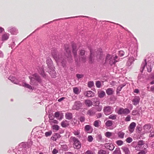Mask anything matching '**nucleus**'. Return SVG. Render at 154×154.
<instances>
[{
	"instance_id": "f257e3e1",
	"label": "nucleus",
	"mask_w": 154,
	"mask_h": 154,
	"mask_svg": "<svg viewBox=\"0 0 154 154\" xmlns=\"http://www.w3.org/2000/svg\"><path fill=\"white\" fill-rule=\"evenodd\" d=\"M51 54L58 65H62L63 67L65 66L66 61L62 57V55L60 53L58 54L56 50H53L51 52Z\"/></svg>"
},
{
	"instance_id": "f03ea898",
	"label": "nucleus",
	"mask_w": 154,
	"mask_h": 154,
	"mask_svg": "<svg viewBox=\"0 0 154 154\" xmlns=\"http://www.w3.org/2000/svg\"><path fill=\"white\" fill-rule=\"evenodd\" d=\"M8 79L14 84L19 85L25 88H27L30 90H32L34 88V87H32L30 85L25 82H21L20 80L17 79L13 76H10Z\"/></svg>"
},
{
	"instance_id": "7ed1b4c3",
	"label": "nucleus",
	"mask_w": 154,
	"mask_h": 154,
	"mask_svg": "<svg viewBox=\"0 0 154 154\" xmlns=\"http://www.w3.org/2000/svg\"><path fill=\"white\" fill-rule=\"evenodd\" d=\"M90 51L91 54L89 58V60L91 63L93 62L94 61L95 57L98 60H100L102 58V54L101 49H100L97 51L90 50Z\"/></svg>"
},
{
	"instance_id": "20e7f679",
	"label": "nucleus",
	"mask_w": 154,
	"mask_h": 154,
	"mask_svg": "<svg viewBox=\"0 0 154 154\" xmlns=\"http://www.w3.org/2000/svg\"><path fill=\"white\" fill-rule=\"evenodd\" d=\"M29 78L30 79V84L32 85H37L38 82H42L40 77L37 74L29 76Z\"/></svg>"
},
{
	"instance_id": "39448f33",
	"label": "nucleus",
	"mask_w": 154,
	"mask_h": 154,
	"mask_svg": "<svg viewBox=\"0 0 154 154\" xmlns=\"http://www.w3.org/2000/svg\"><path fill=\"white\" fill-rule=\"evenodd\" d=\"M135 148L137 150L143 149V148L145 149L139 152L138 154H146L147 152V150L146 149V145L144 143L143 141L142 140L138 142V144Z\"/></svg>"
},
{
	"instance_id": "423d86ee",
	"label": "nucleus",
	"mask_w": 154,
	"mask_h": 154,
	"mask_svg": "<svg viewBox=\"0 0 154 154\" xmlns=\"http://www.w3.org/2000/svg\"><path fill=\"white\" fill-rule=\"evenodd\" d=\"M150 63L149 62H147L146 59H145L141 65L140 71L142 72L144 70H147L148 72H150L151 71V68L150 66Z\"/></svg>"
},
{
	"instance_id": "0eeeda50",
	"label": "nucleus",
	"mask_w": 154,
	"mask_h": 154,
	"mask_svg": "<svg viewBox=\"0 0 154 154\" xmlns=\"http://www.w3.org/2000/svg\"><path fill=\"white\" fill-rule=\"evenodd\" d=\"M117 57L116 56H114L108 54L106 57L105 62L111 65L117 62V60H116Z\"/></svg>"
},
{
	"instance_id": "6e6552de",
	"label": "nucleus",
	"mask_w": 154,
	"mask_h": 154,
	"mask_svg": "<svg viewBox=\"0 0 154 154\" xmlns=\"http://www.w3.org/2000/svg\"><path fill=\"white\" fill-rule=\"evenodd\" d=\"M71 140H72L73 142V146L75 149H79L81 146V144L80 142L75 137H71L70 138Z\"/></svg>"
},
{
	"instance_id": "1a4fd4ad",
	"label": "nucleus",
	"mask_w": 154,
	"mask_h": 154,
	"mask_svg": "<svg viewBox=\"0 0 154 154\" xmlns=\"http://www.w3.org/2000/svg\"><path fill=\"white\" fill-rule=\"evenodd\" d=\"M137 56V51L135 49L134 51L133 55L131 56L129 58L128 60L126 63V65L128 66H130L133 63L135 60L136 59L134 58V57H136Z\"/></svg>"
},
{
	"instance_id": "9d476101",
	"label": "nucleus",
	"mask_w": 154,
	"mask_h": 154,
	"mask_svg": "<svg viewBox=\"0 0 154 154\" xmlns=\"http://www.w3.org/2000/svg\"><path fill=\"white\" fill-rule=\"evenodd\" d=\"M64 54L69 60H72L70 50L68 45H66L65 46V52Z\"/></svg>"
},
{
	"instance_id": "9b49d317",
	"label": "nucleus",
	"mask_w": 154,
	"mask_h": 154,
	"mask_svg": "<svg viewBox=\"0 0 154 154\" xmlns=\"http://www.w3.org/2000/svg\"><path fill=\"white\" fill-rule=\"evenodd\" d=\"M85 51L83 50H81L79 51V59L81 61L83 62H85L86 61L87 56L85 55Z\"/></svg>"
},
{
	"instance_id": "f8f14e48",
	"label": "nucleus",
	"mask_w": 154,
	"mask_h": 154,
	"mask_svg": "<svg viewBox=\"0 0 154 154\" xmlns=\"http://www.w3.org/2000/svg\"><path fill=\"white\" fill-rule=\"evenodd\" d=\"M103 112L104 114L106 115H109L111 114L112 111V107L107 106L104 107Z\"/></svg>"
},
{
	"instance_id": "ddd939ff",
	"label": "nucleus",
	"mask_w": 154,
	"mask_h": 154,
	"mask_svg": "<svg viewBox=\"0 0 154 154\" xmlns=\"http://www.w3.org/2000/svg\"><path fill=\"white\" fill-rule=\"evenodd\" d=\"M130 112V110L128 108L123 109L122 108H120L118 111L117 113L119 115L123 114L127 115Z\"/></svg>"
},
{
	"instance_id": "4468645a",
	"label": "nucleus",
	"mask_w": 154,
	"mask_h": 154,
	"mask_svg": "<svg viewBox=\"0 0 154 154\" xmlns=\"http://www.w3.org/2000/svg\"><path fill=\"white\" fill-rule=\"evenodd\" d=\"M8 31L12 35H17L18 33V30L15 27H9Z\"/></svg>"
},
{
	"instance_id": "2eb2a0df",
	"label": "nucleus",
	"mask_w": 154,
	"mask_h": 154,
	"mask_svg": "<svg viewBox=\"0 0 154 154\" xmlns=\"http://www.w3.org/2000/svg\"><path fill=\"white\" fill-rule=\"evenodd\" d=\"M82 106V103L80 101H77L75 102L74 104L72 106V109L78 110L80 109Z\"/></svg>"
},
{
	"instance_id": "dca6fc26",
	"label": "nucleus",
	"mask_w": 154,
	"mask_h": 154,
	"mask_svg": "<svg viewBox=\"0 0 154 154\" xmlns=\"http://www.w3.org/2000/svg\"><path fill=\"white\" fill-rule=\"evenodd\" d=\"M151 125L149 124H146L143 127V133H146L149 132L151 130Z\"/></svg>"
},
{
	"instance_id": "f3484780",
	"label": "nucleus",
	"mask_w": 154,
	"mask_h": 154,
	"mask_svg": "<svg viewBox=\"0 0 154 154\" xmlns=\"http://www.w3.org/2000/svg\"><path fill=\"white\" fill-rule=\"evenodd\" d=\"M84 130L87 133H91L92 132L93 129L91 126L89 125H87L85 127Z\"/></svg>"
},
{
	"instance_id": "a211bd4d",
	"label": "nucleus",
	"mask_w": 154,
	"mask_h": 154,
	"mask_svg": "<svg viewBox=\"0 0 154 154\" xmlns=\"http://www.w3.org/2000/svg\"><path fill=\"white\" fill-rule=\"evenodd\" d=\"M32 144V142L29 143L22 142L19 144V146L20 147H23L24 148H27L29 147Z\"/></svg>"
},
{
	"instance_id": "6ab92c4d",
	"label": "nucleus",
	"mask_w": 154,
	"mask_h": 154,
	"mask_svg": "<svg viewBox=\"0 0 154 154\" xmlns=\"http://www.w3.org/2000/svg\"><path fill=\"white\" fill-rule=\"evenodd\" d=\"M46 62L48 67L49 69L54 67L52 61L50 57H48L47 58Z\"/></svg>"
},
{
	"instance_id": "aec40b11",
	"label": "nucleus",
	"mask_w": 154,
	"mask_h": 154,
	"mask_svg": "<svg viewBox=\"0 0 154 154\" xmlns=\"http://www.w3.org/2000/svg\"><path fill=\"white\" fill-rule=\"evenodd\" d=\"M104 146L107 149L111 151L115 147L114 145L112 143H105Z\"/></svg>"
},
{
	"instance_id": "412c9836",
	"label": "nucleus",
	"mask_w": 154,
	"mask_h": 154,
	"mask_svg": "<svg viewBox=\"0 0 154 154\" xmlns=\"http://www.w3.org/2000/svg\"><path fill=\"white\" fill-rule=\"evenodd\" d=\"M72 48L73 49L72 52L74 55L75 60L76 61H77L78 58H76L77 57V49L76 46L75 45H72Z\"/></svg>"
},
{
	"instance_id": "4be33fe9",
	"label": "nucleus",
	"mask_w": 154,
	"mask_h": 154,
	"mask_svg": "<svg viewBox=\"0 0 154 154\" xmlns=\"http://www.w3.org/2000/svg\"><path fill=\"white\" fill-rule=\"evenodd\" d=\"M136 124L134 122L131 123L129 125V130L131 133H132L134 130Z\"/></svg>"
},
{
	"instance_id": "5701e85b",
	"label": "nucleus",
	"mask_w": 154,
	"mask_h": 154,
	"mask_svg": "<svg viewBox=\"0 0 154 154\" xmlns=\"http://www.w3.org/2000/svg\"><path fill=\"white\" fill-rule=\"evenodd\" d=\"M50 71H49V73L53 78H55L56 77V72L54 70V67L49 69Z\"/></svg>"
},
{
	"instance_id": "b1692460",
	"label": "nucleus",
	"mask_w": 154,
	"mask_h": 154,
	"mask_svg": "<svg viewBox=\"0 0 154 154\" xmlns=\"http://www.w3.org/2000/svg\"><path fill=\"white\" fill-rule=\"evenodd\" d=\"M140 100V98L139 97L136 96L133 99L132 101L133 104L134 105H136L138 104Z\"/></svg>"
},
{
	"instance_id": "393cba45",
	"label": "nucleus",
	"mask_w": 154,
	"mask_h": 154,
	"mask_svg": "<svg viewBox=\"0 0 154 154\" xmlns=\"http://www.w3.org/2000/svg\"><path fill=\"white\" fill-rule=\"evenodd\" d=\"M95 113V112L94 108H92L89 110L87 112L88 115H89L90 116H92L94 115Z\"/></svg>"
},
{
	"instance_id": "a878e982",
	"label": "nucleus",
	"mask_w": 154,
	"mask_h": 154,
	"mask_svg": "<svg viewBox=\"0 0 154 154\" xmlns=\"http://www.w3.org/2000/svg\"><path fill=\"white\" fill-rule=\"evenodd\" d=\"M84 94L88 97H93L94 96V93L91 91H88L85 93Z\"/></svg>"
},
{
	"instance_id": "bb28decb",
	"label": "nucleus",
	"mask_w": 154,
	"mask_h": 154,
	"mask_svg": "<svg viewBox=\"0 0 154 154\" xmlns=\"http://www.w3.org/2000/svg\"><path fill=\"white\" fill-rule=\"evenodd\" d=\"M10 35L7 33H4L2 36V41H5L8 39L9 38Z\"/></svg>"
},
{
	"instance_id": "cd10ccee",
	"label": "nucleus",
	"mask_w": 154,
	"mask_h": 154,
	"mask_svg": "<svg viewBox=\"0 0 154 154\" xmlns=\"http://www.w3.org/2000/svg\"><path fill=\"white\" fill-rule=\"evenodd\" d=\"M61 137L60 135L58 133H55L51 137V139L54 141H56L57 139Z\"/></svg>"
},
{
	"instance_id": "c85d7f7f",
	"label": "nucleus",
	"mask_w": 154,
	"mask_h": 154,
	"mask_svg": "<svg viewBox=\"0 0 154 154\" xmlns=\"http://www.w3.org/2000/svg\"><path fill=\"white\" fill-rule=\"evenodd\" d=\"M114 91L113 88H109L106 90V92L107 95H110L113 94Z\"/></svg>"
},
{
	"instance_id": "c756f323",
	"label": "nucleus",
	"mask_w": 154,
	"mask_h": 154,
	"mask_svg": "<svg viewBox=\"0 0 154 154\" xmlns=\"http://www.w3.org/2000/svg\"><path fill=\"white\" fill-rule=\"evenodd\" d=\"M125 154H130V152L128 148L126 146H123L121 148Z\"/></svg>"
},
{
	"instance_id": "7c9ffc66",
	"label": "nucleus",
	"mask_w": 154,
	"mask_h": 154,
	"mask_svg": "<svg viewBox=\"0 0 154 154\" xmlns=\"http://www.w3.org/2000/svg\"><path fill=\"white\" fill-rule=\"evenodd\" d=\"M101 122L99 120H95L94 123V125L96 127H99L101 125Z\"/></svg>"
},
{
	"instance_id": "2f4dec72",
	"label": "nucleus",
	"mask_w": 154,
	"mask_h": 154,
	"mask_svg": "<svg viewBox=\"0 0 154 154\" xmlns=\"http://www.w3.org/2000/svg\"><path fill=\"white\" fill-rule=\"evenodd\" d=\"M65 117L66 119L70 120L72 118V114L69 112L66 113L65 114Z\"/></svg>"
},
{
	"instance_id": "473e14b6",
	"label": "nucleus",
	"mask_w": 154,
	"mask_h": 154,
	"mask_svg": "<svg viewBox=\"0 0 154 154\" xmlns=\"http://www.w3.org/2000/svg\"><path fill=\"white\" fill-rule=\"evenodd\" d=\"M98 94L99 97L102 98L105 96L106 94L105 92L103 91H100L98 92Z\"/></svg>"
},
{
	"instance_id": "72a5a7b5",
	"label": "nucleus",
	"mask_w": 154,
	"mask_h": 154,
	"mask_svg": "<svg viewBox=\"0 0 154 154\" xmlns=\"http://www.w3.org/2000/svg\"><path fill=\"white\" fill-rule=\"evenodd\" d=\"M85 105L88 107L91 106L92 105V101L89 100H85Z\"/></svg>"
},
{
	"instance_id": "f704fd0d",
	"label": "nucleus",
	"mask_w": 154,
	"mask_h": 154,
	"mask_svg": "<svg viewBox=\"0 0 154 154\" xmlns=\"http://www.w3.org/2000/svg\"><path fill=\"white\" fill-rule=\"evenodd\" d=\"M54 116L58 119L61 120L62 118V115H60L58 112H56L55 113Z\"/></svg>"
},
{
	"instance_id": "c9c22d12",
	"label": "nucleus",
	"mask_w": 154,
	"mask_h": 154,
	"mask_svg": "<svg viewBox=\"0 0 154 154\" xmlns=\"http://www.w3.org/2000/svg\"><path fill=\"white\" fill-rule=\"evenodd\" d=\"M68 122L67 120L62 121L61 123V125L63 127H66L69 125Z\"/></svg>"
},
{
	"instance_id": "e433bc0d",
	"label": "nucleus",
	"mask_w": 154,
	"mask_h": 154,
	"mask_svg": "<svg viewBox=\"0 0 154 154\" xmlns=\"http://www.w3.org/2000/svg\"><path fill=\"white\" fill-rule=\"evenodd\" d=\"M113 122L111 120H108L105 123V125L107 127H109L112 125Z\"/></svg>"
},
{
	"instance_id": "4c0bfd02",
	"label": "nucleus",
	"mask_w": 154,
	"mask_h": 154,
	"mask_svg": "<svg viewBox=\"0 0 154 154\" xmlns=\"http://www.w3.org/2000/svg\"><path fill=\"white\" fill-rule=\"evenodd\" d=\"M117 134L118 135V137L119 138L122 139L124 137L125 134L124 132L122 131H120Z\"/></svg>"
},
{
	"instance_id": "58836bf2",
	"label": "nucleus",
	"mask_w": 154,
	"mask_h": 154,
	"mask_svg": "<svg viewBox=\"0 0 154 154\" xmlns=\"http://www.w3.org/2000/svg\"><path fill=\"white\" fill-rule=\"evenodd\" d=\"M148 90L152 93H154V85L151 86H149L147 87Z\"/></svg>"
},
{
	"instance_id": "ea45409f",
	"label": "nucleus",
	"mask_w": 154,
	"mask_h": 154,
	"mask_svg": "<svg viewBox=\"0 0 154 154\" xmlns=\"http://www.w3.org/2000/svg\"><path fill=\"white\" fill-rule=\"evenodd\" d=\"M109 152L103 149H100L99 150L98 154H109Z\"/></svg>"
},
{
	"instance_id": "a19ab883",
	"label": "nucleus",
	"mask_w": 154,
	"mask_h": 154,
	"mask_svg": "<svg viewBox=\"0 0 154 154\" xmlns=\"http://www.w3.org/2000/svg\"><path fill=\"white\" fill-rule=\"evenodd\" d=\"M117 116L116 115L112 114L109 116L108 118L113 120H115L116 119Z\"/></svg>"
},
{
	"instance_id": "79ce46f5",
	"label": "nucleus",
	"mask_w": 154,
	"mask_h": 154,
	"mask_svg": "<svg viewBox=\"0 0 154 154\" xmlns=\"http://www.w3.org/2000/svg\"><path fill=\"white\" fill-rule=\"evenodd\" d=\"M73 91L76 94H78L80 92L79 89L77 87H75L73 88Z\"/></svg>"
},
{
	"instance_id": "37998d69",
	"label": "nucleus",
	"mask_w": 154,
	"mask_h": 154,
	"mask_svg": "<svg viewBox=\"0 0 154 154\" xmlns=\"http://www.w3.org/2000/svg\"><path fill=\"white\" fill-rule=\"evenodd\" d=\"M113 154H121L120 148H116L113 152Z\"/></svg>"
},
{
	"instance_id": "c03bdc74",
	"label": "nucleus",
	"mask_w": 154,
	"mask_h": 154,
	"mask_svg": "<svg viewBox=\"0 0 154 154\" xmlns=\"http://www.w3.org/2000/svg\"><path fill=\"white\" fill-rule=\"evenodd\" d=\"M125 85H122L119 86L117 88L116 91L117 92L119 93L121 91L122 88Z\"/></svg>"
},
{
	"instance_id": "a18cd8bd",
	"label": "nucleus",
	"mask_w": 154,
	"mask_h": 154,
	"mask_svg": "<svg viewBox=\"0 0 154 154\" xmlns=\"http://www.w3.org/2000/svg\"><path fill=\"white\" fill-rule=\"evenodd\" d=\"M116 143L118 146H120L123 144V142L121 140H118L116 141Z\"/></svg>"
},
{
	"instance_id": "49530a36",
	"label": "nucleus",
	"mask_w": 154,
	"mask_h": 154,
	"mask_svg": "<svg viewBox=\"0 0 154 154\" xmlns=\"http://www.w3.org/2000/svg\"><path fill=\"white\" fill-rule=\"evenodd\" d=\"M94 86V83L93 81H90L88 82V86L90 88H92Z\"/></svg>"
},
{
	"instance_id": "de8ad7c7",
	"label": "nucleus",
	"mask_w": 154,
	"mask_h": 154,
	"mask_svg": "<svg viewBox=\"0 0 154 154\" xmlns=\"http://www.w3.org/2000/svg\"><path fill=\"white\" fill-rule=\"evenodd\" d=\"M49 122L51 124H52L53 123L57 124L58 123V122L56 120L54 119H50L49 120Z\"/></svg>"
},
{
	"instance_id": "09e8293b",
	"label": "nucleus",
	"mask_w": 154,
	"mask_h": 154,
	"mask_svg": "<svg viewBox=\"0 0 154 154\" xmlns=\"http://www.w3.org/2000/svg\"><path fill=\"white\" fill-rule=\"evenodd\" d=\"M112 133L109 132H107L105 134V136L108 137L110 138V137L112 136Z\"/></svg>"
},
{
	"instance_id": "8fccbe9b",
	"label": "nucleus",
	"mask_w": 154,
	"mask_h": 154,
	"mask_svg": "<svg viewBox=\"0 0 154 154\" xmlns=\"http://www.w3.org/2000/svg\"><path fill=\"white\" fill-rule=\"evenodd\" d=\"M102 109V107L101 105L98 106L96 107V110L98 112H100L101 111Z\"/></svg>"
},
{
	"instance_id": "3c124183",
	"label": "nucleus",
	"mask_w": 154,
	"mask_h": 154,
	"mask_svg": "<svg viewBox=\"0 0 154 154\" xmlns=\"http://www.w3.org/2000/svg\"><path fill=\"white\" fill-rule=\"evenodd\" d=\"M59 126L57 125H54L52 126L53 129L56 131H58L59 129Z\"/></svg>"
},
{
	"instance_id": "603ef678",
	"label": "nucleus",
	"mask_w": 154,
	"mask_h": 154,
	"mask_svg": "<svg viewBox=\"0 0 154 154\" xmlns=\"http://www.w3.org/2000/svg\"><path fill=\"white\" fill-rule=\"evenodd\" d=\"M96 85L97 88H100L101 86V82L100 81H97L96 83Z\"/></svg>"
},
{
	"instance_id": "864d4df0",
	"label": "nucleus",
	"mask_w": 154,
	"mask_h": 154,
	"mask_svg": "<svg viewBox=\"0 0 154 154\" xmlns=\"http://www.w3.org/2000/svg\"><path fill=\"white\" fill-rule=\"evenodd\" d=\"M150 134L149 135V137H152L154 136V131L152 130H151L150 131H149Z\"/></svg>"
},
{
	"instance_id": "5fc2aeb1",
	"label": "nucleus",
	"mask_w": 154,
	"mask_h": 154,
	"mask_svg": "<svg viewBox=\"0 0 154 154\" xmlns=\"http://www.w3.org/2000/svg\"><path fill=\"white\" fill-rule=\"evenodd\" d=\"M93 139V137L92 136H88V140L89 142H91Z\"/></svg>"
},
{
	"instance_id": "6e6d98bb",
	"label": "nucleus",
	"mask_w": 154,
	"mask_h": 154,
	"mask_svg": "<svg viewBox=\"0 0 154 154\" xmlns=\"http://www.w3.org/2000/svg\"><path fill=\"white\" fill-rule=\"evenodd\" d=\"M73 133L74 134V135L75 136H77L79 135L80 134V131L79 130L74 131L73 132Z\"/></svg>"
},
{
	"instance_id": "4d7b16f0",
	"label": "nucleus",
	"mask_w": 154,
	"mask_h": 154,
	"mask_svg": "<svg viewBox=\"0 0 154 154\" xmlns=\"http://www.w3.org/2000/svg\"><path fill=\"white\" fill-rule=\"evenodd\" d=\"M132 139L130 137H128L126 140V141L128 143H130L132 141Z\"/></svg>"
},
{
	"instance_id": "13d9d810",
	"label": "nucleus",
	"mask_w": 154,
	"mask_h": 154,
	"mask_svg": "<svg viewBox=\"0 0 154 154\" xmlns=\"http://www.w3.org/2000/svg\"><path fill=\"white\" fill-rule=\"evenodd\" d=\"M39 72L43 77H44L45 76L44 71L42 69H41L40 71H39Z\"/></svg>"
},
{
	"instance_id": "bf43d9fd",
	"label": "nucleus",
	"mask_w": 154,
	"mask_h": 154,
	"mask_svg": "<svg viewBox=\"0 0 154 154\" xmlns=\"http://www.w3.org/2000/svg\"><path fill=\"white\" fill-rule=\"evenodd\" d=\"M80 121L81 122H84L85 120V118L84 116H81L79 119Z\"/></svg>"
},
{
	"instance_id": "052dcab7",
	"label": "nucleus",
	"mask_w": 154,
	"mask_h": 154,
	"mask_svg": "<svg viewBox=\"0 0 154 154\" xmlns=\"http://www.w3.org/2000/svg\"><path fill=\"white\" fill-rule=\"evenodd\" d=\"M124 52L123 51H120L119 52V54L121 56H123L124 54Z\"/></svg>"
},
{
	"instance_id": "680f3d73",
	"label": "nucleus",
	"mask_w": 154,
	"mask_h": 154,
	"mask_svg": "<svg viewBox=\"0 0 154 154\" xmlns=\"http://www.w3.org/2000/svg\"><path fill=\"white\" fill-rule=\"evenodd\" d=\"M51 134H52V132L51 131L47 132H45V134L46 137H48V136H50Z\"/></svg>"
},
{
	"instance_id": "e2e57ef3",
	"label": "nucleus",
	"mask_w": 154,
	"mask_h": 154,
	"mask_svg": "<svg viewBox=\"0 0 154 154\" xmlns=\"http://www.w3.org/2000/svg\"><path fill=\"white\" fill-rule=\"evenodd\" d=\"M137 111L136 110H133L132 112V114L133 116H135L137 115Z\"/></svg>"
},
{
	"instance_id": "0e129e2a",
	"label": "nucleus",
	"mask_w": 154,
	"mask_h": 154,
	"mask_svg": "<svg viewBox=\"0 0 154 154\" xmlns=\"http://www.w3.org/2000/svg\"><path fill=\"white\" fill-rule=\"evenodd\" d=\"M96 99L97 100H96V103H95V106H100V101H99V100H97V98H96Z\"/></svg>"
},
{
	"instance_id": "69168bd1",
	"label": "nucleus",
	"mask_w": 154,
	"mask_h": 154,
	"mask_svg": "<svg viewBox=\"0 0 154 154\" xmlns=\"http://www.w3.org/2000/svg\"><path fill=\"white\" fill-rule=\"evenodd\" d=\"M131 118L129 116H128L126 117L125 118V121L128 122L130 121Z\"/></svg>"
},
{
	"instance_id": "338daca9",
	"label": "nucleus",
	"mask_w": 154,
	"mask_h": 154,
	"mask_svg": "<svg viewBox=\"0 0 154 154\" xmlns=\"http://www.w3.org/2000/svg\"><path fill=\"white\" fill-rule=\"evenodd\" d=\"M96 116L97 118H100L102 117V114L101 113H99L97 114Z\"/></svg>"
},
{
	"instance_id": "774afa93",
	"label": "nucleus",
	"mask_w": 154,
	"mask_h": 154,
	"mask_svg": "<svg viewBox=\"0 0 154 154\" xmlns=\"http://www.w3.org/2000/svg\"><path fill=\"white\" fill-rule=\"evenodd\" d=\"M83 75L82 74H77L76 75V77L78 79L81 78L83 77Z\"/></svg>"
}]
</instances>
